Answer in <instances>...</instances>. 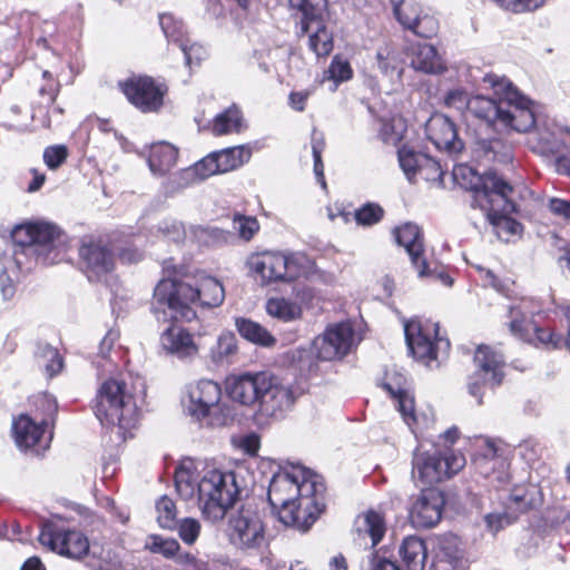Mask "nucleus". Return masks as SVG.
<instances>
[{
    "label": "nucleus",
    "mask_w": 570,
    "mask_h": 570,
    "mask_svg": "<svg viewBox=\"0 0 570 570\" xmlns=\"http://www.w3.org/2000/svg\"><path fill=\"white\" fill-rule=\"evenodd\" d=\"M183 406L188 416L207 426H223L230 420L229 406L222 403V389L212 380L188 385Z\"/></svg>",
    "instance_id": "0eeeda50"
},
{
    "label": "nucleus",
    "mask_w": 570,
    "mask_h": 570,
    "mask_svg": "<svg viewBox=\"0 0 570 570\" xmlns=\"http://www.w3.org/2000/svg\"><path fill=\"white\" fill-rule=\"evenodd\" d=\"M419 176L426 181H442L443 170L439 161L428 155L420 157Z\"/></svg>",
    "instance_id": "5fc2aeb1"
},
{
    "label": "nucleus",
    "mask_w": 570,
    "mask_h": 570,
    "mask_svg": "<svg viewBox=\"0 0 570 570\" xmlns=\"http://www.w3.org/2000/svg\"><path fill=\"white\" fill-rule=\"evenodd\" d=\"M266 313L281 322L288 323L302 317L301 306L284 297H272L265 305Z\"/></svg>",
    "instance_id": "e433bc0d"
},
{
    "label": "nucleus",
    "mask_w": 570,
    "mask_h": 570,
    "mask_svg": "<svg viewBox=\"0 0 570 570\" xmlns=\"http://www.w3.org/2000/svg\"><path fill=\"white\" fill-rule=\"evenodd\" d=\"M163 348L179 358H193L198 354L194 336L184 327L173 325L160 336Z\"/></svg>",
    "instance_id": "393cba45"
},
{
    "label": "nucleus",
    "mask_w": 570,
    "mask_h": 570,
    "mask_svg": "<svg viewBox=\"0 0 570 570\" xmlns=\"http://www.w3.org/2000/svg\"><path fill=\"white\" fill-rule=\"evenodd\" d=\"M235 327L239 335L256 345L273 347L276 344L275 336L263 325L245 317L235 318Z\"/></svg>",
    "instance_id": "473e14b6"
},
{
    "label": "nucleus",
    "mask_w": 570,
    "mask_h": 570,
    "mask_svg": "<svg viewBox=\"0 0 570 570\" xmlns=\"http://www.w3.org/2000/svg\"><path fill=\"white\" fill-rule=\"evenodd\" d=\"M12 429L16 443L20 449H35L39 452L40 449L43 450L48 446V441L45 438L46 428L29 415L21 414L13 421Z\"/></svg>",
    "instance_id": "b1692460"
},
{
    "label": "nucleus",
    "mask_w": 570,
    "mask_h": 570,
    "mask_svg": "<svg viewBox=\"0 0 570 570\" xmlns=\"http://www.w3.org/2000/svg\"><path fill=\"white\" fill-rule=\"evenodd\" d=\"M376 60L383 75L390 78L394 76L401 78L403 72L402 62L394 48L389 45L381 47L376 52Z\"/></svg>",
    "instance_id": "a19ab883"
},
{
    "label": "nucleus",
    "mask_w": 570,
    "mask_h": 570,
    "mask_svg": "<svg viewBox=\"0 0 570 570\" xmlns=\"http://www.w3.org/2000/svg\"><path fill=\"white\" fill-rule=\"evenodd\" d=\"M220 174L235 170L250 159L252 151L246 146H236L214 151Z\"/></svg>",
    "instance_id": "4c0bfd02"
},
{
    "label": "nucleus",
    "mask_w": 570,
    "mask_h": 570,
    "mask_svg": "<svg viewBox=\"0 0 570 570\" xmlns=\"http://www.w3.org/2000/svg\"><path fill=\"white\" fill-rule=\"evenodd\" d=\"M513 191L511 185L503 186V189L497 190L491 202V209L480 208L489 223L494 227L498 237L509 242L512 237L522 233V225L508 215L515 212V205L510 196Z\"/></svg>",
    "instance_id": "4468645a"
},
{
    "label": "nucleus",
    "mask_w": 570,
    "mask_h": 570,
    "mask_svg": "<svg viewBox=\"0 0 570 570\" xmlns=\"http://www.w3.org/2000/svg\"><path fill=\"white\" fill-rule=\"evenodd\" d=\"M95 413L100 423L109 426L121 441L131 435L139 421L138 406L127 385L114 379L100 386Z\"/></svg>",
    "instance_id": "423d86ee"
},
{
    "label": "nucleus",
    "mask_w": 570,
    "mask_h": 570,
    "mask_svg": "<svg viewBox=\"0 0 570 570\" xmlns=\"http://www.w3.org/2000/svg\"><path fill=\"white\" fill-rule=\"evenodd\" d=\"M411 66L424 73H441L446 67L435 47L429 43H417L411 48Z\"/></svg>",
    "instance_id": "c85d7f7f"
},
{
    "label": "nucleus",
    "mask_w": 570,
    "mask_h": 570,
    "mask_svg": "<svg viewBox=\"0 0 570 570\" xmlns=\"http://www.w3.org/2000/svg\"><path fill=\"white\" fill-rule=\"evenodd\" d=\"M190 237L199 245L212 246L227 243L229 235L217 227L195 226L190 228Z\"/></svg>",
    "instance_id": "79ce46f5"
},
{
    "label": "nucleus",
    "mask_w": 570,
    "mask_h": 570,
    "mask_svg": "<svg viewBox=\"0 0 570 570\" xmlns=\"http://www.w3.org/2000/svg\"><path fill=\"white\" fill-rule=\"evenodd\" d=\"M497 99L484 96L470 98L468 111L489 126L510 128L518 132H527L535 124L532 101L524 97L507 78L487 75Z\"/></svg>",
    "instance_id": "20e7f679"
},
{
    "label": "nucleus",
    "mask_w": 570,
    "mask_h": 570,
    "mask_svg": "<svg viewBox=\"0 0 570 570\" xmlns=\"http://www.w3.org/2000/svg\"><path fill=\"white\" fill-rule=\"evenodd\" d=\"M160 27L166 38L180 46V41L188 39L185 36L184 24L180 20H177L173 14L164 13L159 17Z\"/></svg>",
    "instance_id": "de8ad7c7"
},
{
    "label": "nucleus",
    "mask_w": 570,
    "mask_h": 570,
    "mask_svg": "<svg viewBox=\"0 0 570 570\" xmlns=\"http://www.w3.org/2000/svg\"><path fill=\"white\" fill-rule=\"evenodd\" d=\"M474 362L485 383L500 384L503 379V356L490 346L480 345L474 354Z\"/></svg>",
    "instance_id": "cd10ccee"
},
{
    "label": "nucleus",
    "mask_w": 570,
    "mask_h": 570,
    "mask_svg": "<svg viewBox=\"0 0 570 570\" xmlns=\"http://www.w3.org/2000/svg\"><path fill=\"white\" fill-rule=\"evenodd\" d=\"M189 40L180 41L179 48L185 55L186 65L191 67L193 63L198 65L206 56V50L197 43L188 45Z\"/></svg>",
    "instance_id": "e2e57ef3"
},
{
    "label": "nucleus",
    "mask_w": 570,
    "mask_h": 570,
    "mask_svg": "<svg viewBox=\"0 0 570 570\" xmlns=\"http://www.w3.org/2000/svg\"><path fill=\"white\" fill-rule=\"evenodd\" d=\"M40 360L50 377L58 374L62 368V360L56 348L46 347L40 355Z\"/></svg>",
    "instance_id": "bf43d9fd"
},
{
    "label": "nucleus",
    "mask_w": 570,
    "mask_h": 570,
    "mask_svg": "<svg viewBox=\"0 0 570 570\" xmlns=\"http://www.w3.org/2000/svg\"><path fill=\"white\" fill-rule=\"evenodd\" d=\"M353 345L354 331L347 322L330 325L313 342L317 358L323 361H334L344 357Z\"/></svg>",
    "instance_id": "f3484780"
},
{
    "label": "nucleus",
    "mask_w": 570,
    "mask_h": 570,
    "mask_svg": "<svg viewBox=\"0 0 570 570\" xmlns=\"http://www.w3.org/2000/svg\"><path fill=\"white\" fill-rule=\"evenodd\" d=\"M400 556L406 570H424L428 551L422 539L411 535L403 540Z\"/></svg>",
    "instance_id": "72a5a7b5"
},
{
    "label": "nucleus",
    "mask_w": 570,
    "mask_h": 570,
    "mask_svg": "<svg viewBox=\"0 0 570 570\" xmlns=\"http://www.w3.org/2000/svg\"><path fill=\"white\" fill-rule=\"evenodd\" d=\"M383 216V209L379 205L367 204L356 210L355 219L361 225H372L377 223Z\"/></svg>",
    "instance_id": "052dcab7"
},
{
    "label": "nucleus",
    "mask_w": 570,
    "mask_h": 570,
    "mask_svg": "<svg viewBox=\"0 0 570 570\" xmlns=\"http://www.w3.org/2000/svg\"><path fill=\"white\" fill-rule=\"evenodd\" d=\"M548 207L550 212L563 219L570 220V202L561 198H551Z\"/></svg>",
    "instance_id": "338daca9"
},
{
    "label": "nucleus",
    "mask_w": 570,
    "mask_h": 570,
    "mask_svg": "<svg viewBox=\"0 0 570 570\" xmlns=\"http://www.w3.org/2000/svg\"><path fill=\"white\" fill-rule=\"evenodd\" d=\"M394 13L404 28L413 31L417 24L421 9L413 0H403L394 7Z\"/></svg>",
    "instance_id": "37998d69"
},
{
    "label": "nucleus",
    "mask_w": 570,
    "mask_h": 570,
    "mask_svg": "<svg viewBox=\"0 0 570 570\" xmlns=\"http://www.w3.org/2000/svg\"><path fill=\"white\" fill-rule=\"evenodd\" d=\"M404 333L412 355L426 364L438 360L440 354L446 355L450 350V342L439 335L435 322L412 320L405 323Z\"/></svg>",
    "instance_id": "9b49d317"
},
{
    "label": "nucleus",
    "mask_w": 570,
    "mask_h": 570,
    "mask_svg": "<svg viewBox=\"0 0 570 570\" xmlns=\"http://www.w3.org/2000/svg\"><path fill=\"white\" fill-rule=\"evenodd\" d=\"M470 98L468 97V94L463 89H453L450 90L446 96L444 97V104L448 107L454 108L456 110H468Z\"/></svg>",
    "instance_id": "0e129e2a"
},
{
    "label": "nucleus",
    "mask_w": 570,
    "mask_h": 570,
    "mask_svg": "<svg viewBox=\"0 0 570 570\" xmlns=\"http://www.w3.org/2000/svg\"><path fill=\"white\" fill-rule=\"evenodd\" d=\"M309 33V48L318 57H326L333 50V36L324 24L322 17L314 21Z\"/></svg>",
    "instance_id": "ea45409f"
},
{
    "label": "nucleus",
    "mask_w": 570,
    "mask_h": 570,
    "mask_svg": "<svg viewBox=\"0 0 570 570\" xmlns=\"http://www.w3.org/2000/svg\"><path fill=\"white\" fill-rule=\"evenodd\" d=\"M68 157V149L63 145L47 147L43 151V161L50 169L60 167Z\"/></svg>",
    "instance_id": "4d7b16f0"
},
{
    "label": "nucleus",
    "mask_w": 570,
    "mask_h": 570,
    "mask_svg": "<svg viewBox=\"0 0 570 570\" xmlns=\"http://www.w3.org/2000/svg\"><path fill=\"white\" fill-rule=\"evenodd\" d=\"M38 539L43 547L73 560H81L90 551L88 538L78 530L48 524L42 528Z\"/></svg>",
    "instance_id": "2eb2a0df"
},
{
    "label": "nucleus",
    "mask_w": 570,
    "mask_h": 570,
    "mask_svg": "<svg viewBox=\"0 0 570 570\" xmlns=\"http://www.w3.org/2000/svg\"><path fill=\"white\" fill-rule=\"evenodd\" d=\"M414 268L417 271V275L421 278L426 277L438 281L445 286H451L453 283L451 276L443 269V267L436 265L432 267L431 264L426 262L425 257L417 265H414Z\"/></svg>",
    "instance_id": "603ef678"
},
{
    "label": "nucleus",
    "mask_w": 570,
    "mask_h": 570,
    "mask_svg": "<svg viewBox=\"0 0 570 570\" xmlns=\"http://www.w3.org/2000/svg\"><path fill=\"white\" fill-rule=\"evenodd\" d=\"M395 238L410 255L412 265H417L424 258L423 238L419 226L407 223L395 229Z\"/></svg>",
    "instance_id": "c756f323"
},
{
    "label": "nucleus",
    "mask_w": 570,
    "mask_h": 570,
    "mask_svg": "<svg viewBox=\"0 0 570 570\" xmlns=\"http://www.w3.org/2000/svg\"><path fill=\"white\" fill-rule=\"evenodd\" d=\"M453 179L461 187L472 193V206L478 208L491 209L489 200L497 190L503 189L509 184L494 173L479 175L472 167L459 164L453 167Z\"/></svg>",
    "instance_id": "ddd939ff"
},
{
    "label": "nucleus",
    "mask_w": 570,
    "mask_h": 570,
    "mask_svg": "<svg viewBox=\"0 0 570 570\" xmlns=\"http://www.w3.org/2000/svg\"><path fill=\"white\" fill-rule=\"evenodd\" d=\"M195 170L198 174L199 179L204 180L210 176L220 174L219 165L217 164L214 153L207 155L195 165Z\"/></svg>",
    "instance_id": "680f3d73"
},
{
    "label": "nucleus",
    "mask_w": 570,
    "mask_h": 570,
    "mask_svg": "<svg viewBox=\"0 0 570 570\" xmlns=\"http://www.w3.org/2000/svg\"><path fill=\"white\" fill-rule=\"evenodd\" d=\"M238 353L235 334L230 331L222 332L215 344L209 348L208 357L216 365L229 364Z\"/></svg>",
    "instance_id": "f704fd0d"
},
{
    "label": "nucleus",
    "mask_w": 570,
    "mask_h": 570,
    "mask_svg": "<svg viewBox=\"0 0 570 570\" xmlns=\"http://www.w3.org/2000/svg\"><path fill=\"white\" fill-rule=\"evenodd\" d=\"M244 128L245 124L242 112L235 105L218 114L212 122V132L215 136L238 134Z\"/></svg>",
    "instance_id": "c9c22d12"
},
{
    "label": "nucleus",
    "mask_w": 570,
    "mask_h": 570,
    "mask_svg": "<svg viewBox=\"0 0 570 570\" xmlns=\"http://www.w3.org/2000/svg\"><path fill=\"white\" fill-rule=\"evenodd\" d=\"M406 377L397 371H389L385 374L382 386L397 401V409L405 423L412 426L416 422L414 414V397L406 387Z\"/></svg>",
    "instance_id": "4be33fe9"
},
{
    "label": "nucleus",
    "mask_w": 570,
    "mask_h": 570,
    "mask_svg": "<svg viewBox=\"0 0 570 570\" xmlns=\"http://www.w3.org/2000/svg\"><path fill=\"white\" fill-rule=\"evenodd\" d=\"M233 228L244 240H250L258 232L259 224L255 217L236 215L233 219Z\"/></svg>",
    "instance_id": "864d4df0"
},
{
    "label": "nucleus",
    "mask_w": 570,
    "mask_h": 570,
    "mask_svg": "<svg viewBox=\"0 0 570 570\" xmlns=\"http://www.w3.org/2000/svg\"><path fill=\"white\" fill-rule=\"evenodd\" d=\"M145 547L149 551L159 553L167 559L174 558L180 548L176 539L164 538L158 534L149 535L146 540Z\"/></svg>",
    "instance_id": "c03bdc74"
},
{
    "label": "nucleus",
    "mask_w": 570,
    "mask_h": 570,
    "mask_svg": "<svg viewBox=\"0 0 570 570\" xmlns=\"http://www.w3.org/2000/svg\"><path fill=\"white\" fill-rule=\"evenodd\" d=\"M465 463L464 455L452 450L440 454L417 451L413 456L412 476L422 484L431 485L456 474Z\"/></svg>",
    "instance_id": "9d476101"
},
{
    "label": "nucleus",
    "mask_w": 570,
    "mask_h": 570,
    "mask_svg": "<svg viewBox=\"0 0 570 570\" xmlns=\"http://www.w3.org/2000/svg\"><path fill=\"white\" fill-rule=\"evenodd\" d=\"M178 150L168 142H158L150 147L149 169L154 175L164 176L176 165Z\"/></svg>",
    "instance_id": "7c9ffc66"
},
{
    "label": "nucleus",
    "mask_w": 570,
    "mask_h": 570,
    "mask_svg": "<svg viewBox=\"0 0 570 570\" xmlns=\"http://www.w3.org/2000/svg\"><path fill=\"white\" fill-rule=\"evenodd\" d=\"M424 155L425 154L415 153L405 148H402L399 151L400 166L410 181H413L419 176V169L421 166L420 157H424Z\"/></svg>",
    "instance_id": "09e8293b"
},
{
    "label": "nucleus",
    "mask_w": 570,
    "mask_h": 570,
    "mask_svg": "<svg viewBox=\"0 0 570 570\" xmlns=\"http://www.w3.org/2000/svg\"><path fill=\"white\" fill-rule=\"evenodd\" d=\"M60 230L57 226L46 222H28L16 226L11 232L12 240L20 246H39L47 250L41 257L42 262L52 264L58 261L57 254L49 257L60 242Z\"/></svg>",
    "instance_id": "dca6fc26"
},
{
    "label": "nucleus",
    "mask_w": 570,
    "mask_h": 570,
    "mask_svg": "<svg viewBox=\"0 0 570 570\" xmlns=\"http://www.w3.org/2000/svg\"><path fill=\"white\" fill-rule=\"evenodd\" d=\"M463 567L464 551L460 538L454 534L444 535L439 542L434 570H459Z\"/></svg>",
    "instance_id": "bb28decb"
},
{
    "label": "nucleus",
    "mask_w": 570,
    "mask_h": 570,
    "mask_svg": "<svg viewBox=\"0 0 570 570\" xmlns=\"http://www.w3.org/2000/svg\"><path fill=\"white\" fill-rule=\"evenodd\" d=\"M352 76L353 70L350 62L340 56H335L327 70L324 71L322 81L332 80L336 87L338 83L350 80Z\"/></svg>",
    "instance_id": "a18cd8bd"
},
{
    "label": "nucleus",
    "mask_w": 570,
    "mask_h": 570,
    "mask_svg": "<svg viewBox=\"0 0 570 570\" xmlns=\"http://www.w3.org/2000/svg\"><path fill=\"white\" fill-rule=\"evenodd\" d=\"M386 530L383 515L376 511H367L357 519V531L371 538L372 547H375L383 538Z\"/></svg>",
    "instance_id": "58836bf2"
},
{
    "label": "nucleus",
    "mask_w": 570,
    "mask_h": 570,
    "mask_svg": "<svg viewBox=\"0 0 570 570\" xmlns=\"http://www.w3.org/2000/svg\"><path fill=\"white\" fill-rule=\"evenodd\" d=\"M370 570H401L395 562L390 559L380 556L379 553H374L371 559V568Z\"/></svg>",
    "instance_id": "774afa93"
},
{
    "label": "nucleus",
    "mask_w": 570,
    "mask_h": 570,
    "mask_svg": "<svg viewBox=\"0 0 570 570\" xmlns=\"http://www.w3.org/2000/svg\"><path fill=\"white\" fill-rule=\"evenodd\" d=\"M35 420L45 428L48 426L49 420L57 413L58 405L56 400L48 394H41L35 400Z\"/></svg>",
    "instance_id": "49530a36"
},
{
    "label": "nucleus",
    "mask_w": 570,
    "mask_h": 570,
    "mask_svg": "<svg viewBox=\"0 0 570 570\" xmlns=\"http://www.w3.org/2000/svg\"><path fill=\"white\" fill-rule=\"evenodd\" d=\"M227 534L235 548L254 551L264 544L265 525L255 510L243 507L230 515Z\"/></svg>",
    "instance_id": "f8f14e48"
},
{
    "label": "nucleus",
    "mask_w": 570,
    "mask_h": 570,
    "mask_svg": "<svg viewBox=\"0 0 570 570\" xmlns=\"http://www.w3.org/2000/svg\"><path fill=\"white\" fill-rule=\"evenodd\" d=\"M324 485L299 465L285 468L274 474L268 487V501L279 521L307 530L323 510Z\"/></svg>",
    "instance_id": "f03ea898"
},
{
    "label": "nucleus",
    "mask_w": 570,
    "mask_h": 570,
    "mask_svg": "<svg viewBox=\"0 0 570 570\" xmlns=\"http://www.w3.org/2000/svg\"><path fill=\"white\" fill-rule=\"evenodd\" d=\"M225 298V291L218 279L203 276L194 287L188 283L174 279H161L155 291L153 309L155 313H170V317L184 322L196 318L193 305L217 307Z\"/></svg>",
    "instance_id": "39448f33"
},
{
    "label": "nucleus",
    "mask_w": 570,
    "mask_h": 570,
    "mask_svg": "<svg viewBox=\"0 0 570 570\" xmlns=\"http://www.w3.org/2000/svg\"><path fill=\"white\" fill-rule=\"evenodd\" d=\"M157 520L161 528L173 529L176 524V507L171 499L163 497L156 504Z\"/></svg>",
    "instance_id": "3c124183"
},
{
    "label": "nucleus",
    "mask_w": 570,
    "mask_h": 570,
    "mask_svg": "<svg viewBox=\"0 0 570 570\" xmlns=\"http://www.w3.org/2000/svg\"><path fill=\"white\" fill-rule=\"evenodd\" d=\"M175 487L183 500L197 505L210 521L222 520L239 494L235 473L191 459L176 469Z\"/></svg>",
    "instance_id": "f257e3e1"
},
{
    "label": "nucleus",
    "mask_w": 570,
    "mask_h": 570,
    "mask_svg": "<svg viewBox=\"0 0 570 570\" xmlns=\"http://www.w3.org/2000/svg\"><path fill=\"white\" fill-rule=\"evenodd\" d=\"M428 138L440 150L459 153L463 149V141L459 139L454 122L442 114H434L425 125Z\"/></svg>",
    "instance_id": "412c9836"
},
{
    "label": "nucleus",
    "mask_w": 570,
    "mask_h": 570,
    "mask_svg": "<svg viewBox=\"0 0 570 570\" xmlns=\"http://www.w3.org/2000/svg\"><path fill=\"white\" fill-rule=\"evenodd\" d=\"M483 445L475 455L474 465L476 471L484 478L493 476L502 481L507 468V461L502 454V448L492 440H482Z\"/></svg>",
    "instance_id": "5701e85b"
},
{
    "label": "nucleus",
    "mask_w": 570,
    "mask_h": 570,
    "mask_svg": "<svg viewBox=\"0 0 570 570\" xmlns=\"http://www.w3.org/2000/svg\"><path fill=\"white\" fill-rule=\"evenodd\" d=\"M159 232L164 239L176 244L184 242L187 236L184 225L176 220L164 222L159 226Z\"/></svg>",
    "instance_id": "13d9d810"
},
{
    "label": "nucleus",
    "mask_w": 570,
    "mask_h": 570,
    "mask_svg": "<svg viewBox=\"0 0 570 570\" xmlns=\"http://www.w3.org/2000/svg\"><path fill=\"white\" fill-rule=\"evenodd\" d=\"M540 307L535 308L532 306V301L521 299L509 311V331L514 337L529 344L556 348L561 343L560 336L547 328L538 326L533 321V316L540 313Z\"/></svg>",
    "instance_id": "1a4fd4ad"
},
{
    "label": "nucleus",
    "mask_w": 570,
    "mask_h": 570,
    "mask_svg": "<svg viewBox=\"0 0 570 570\" xmlns=\"http://www.w3.org/2000/svg\"><path fill=\"white\" fill-rule=\"evenodd\" d=\"M445 504L444 495L436 489L423 490L413 502L410 520L416 528H431L439 523Z\"/></svg>",
    "instance_id": "6ab92c4d"
},
{
    "label": "nucleus",
    "mask_w": 570,
    "mask_h": 570,
    "mask_svg": "<svg viewBox=\"0 0 570 570\" xmlns=\"http://www.w3.org/2000/svg\"><path fill=\"white\" fill-rule=\"evenodd\" d=\"M247 264L250 271L267 283L292 282L307 274L312 268V262L305 255H286L276 252L252 255Z\"/></svg>",
    "instance_id": "6e6552de"
},
{
    "label": "nucleus",
    "mask_w": 570,
    "mask_h": 570,
    "mask_svg": "<svg viewBox=\"0 0 570 570\" xmlns=\"http://www.w3.org/2000/svg\"><path fill=\"white\" fill-rule=\"evenodd\" d=\"M125 549L119 546L107 543L96 550L89 557L88 566L94 570H125L122 559Z\"/></svg>",
    "instance_id": "2f4dec72"
},
{
    "label": "nucleus",
    "mask_w": 570,
    "mask_h": 570,
    "mask_svg": "<svg viewBox=\"0 0 570 570\" xmlns=\"http://www.w3.org/2000/svg\"><path fill=\"white\" fill-rule=\"evenodd\" d=\"M80 265L90 282L100 281L115 267L111 250L101 243H83L79 249Z\"/></svg>",
    "instance_id": "aec40b11"
},
{
    "label": "nucleus",
    "mask_w": 570,
    "mask_h": 570,
    "mask_svg": "<svg viewBox=\"0 0 570 570\" xmlns=\"http://www.w3.org/2000/svg\"><path fill=\"white\" fill-rule=\"evenodd\" d=\"M200 523L193 518H185L178 524L179 538L187 544H193L200 533Z\"/></svg>",
    "instance_id": "6e6d98bb"
},
{
    "label": "nucleus",
    "mask_w": 570,
    "mask_h": 570,
    "mask_svg": "<svg viewBox=\"0 0 570 570\" xmlns=\"http://www.w3.org/2000/svg\"><path fill=\"white\" fill-rule=\"evenodd\" d=\"M562 129L556 124H540L528 139L530 148L541 155H553L563 147Z\"/></svg>",
    "instance_id": "a878e982"
},
{
    "label": "nucleus",
    "mask_w": 570,
    "mask_h": 570,
    "mask_svg": "<svg viewBox=\"0 0 570 570\" xmlns=\"http://www.w3.org/2000/svg\"><path fill=\"white\" fill-rule=\"evenodd\" d=\"M289 7L296 9L302 13V29L309 31L312 24L321 16V9L316 8L311 0H288Z\"/></svg>",
    "instance_id": "8fccbe9b"
},
{
    "label": "nucleus",
    "mask_w": 570,
    "mask_h": 570,
    "mask_svg": "<svg viewBox=\"0 0 570 570\" xmlns=\"http://www.w3.org/2000/svg\"><path fill=\"white\" fill-rule=\"evenodd\" d=\"M120 88L127 99L144 112L157 111L166 90L148 76H132L120 82Z\"/></svg>",
    "instance_id": "a211bd4d"
},
{
    "label": "nucleus",
    "mask_w": 570,
    "mask_h": 570,
    "mask_svg": "<svg viewBox=\"0 0 570 570\" xmlns=\"http://www.w3.org/2000/svg\"><path fill=\"white\" fill-rule=\"evenodd\" d=\"M225 390L233 402L253 410L258 425L283 420L296 400L292 386L267 370L229 375Z\"/></svg>",
    "instance_id": "7ed1b4c3"
},
{
    "label": "nucleus",
    "mask_w": 570,
    "mask_h": 570,
    "mask_svg": "<svg viewBox=\"0 0 570 570\" xmlns=\"http://www.w3.org/2000/svg\"><path fill=\"white\" fill-rule=\"evenodd\" d=\"M438 30V21L428 14L419 17L417 24L413 29V32L417 36L430 38L432 37Z\"/></svg>",
    "instance_id": "69168bd1"
}]
</instances>
